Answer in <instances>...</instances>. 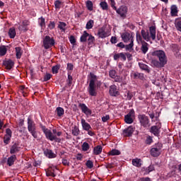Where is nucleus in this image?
Instances as JSON below:
<instances>
[{
  "instance_id": "obj_60",
  "label": "nucleus",
  "mask_w": 181,
  "mask_h": 181,
  "mask_svg": "<svg viewBox=\"0 0 181 181\" xmlns=\"http://www.w3.org/2000/svg\"><path fill=\"white\" fill-rule=\"evenodd\" d=\"M50 78H52V74H47L44 76V81H49V80H50Z\"/></svg>"
},
{
  "instance_id": "obj_41",
  "label": "nucleus",
  "mask_w": 181,
  "mask_h": 181,
  "mask_svg": "<svg viewBox=\"0 0 181 181\" xmlns=\"http://www.w3.org/2000/svg\"><path fill=\"white\" fill-rule=\"evenodd\" d=\"M81 148H82V151L83 152H87V151H88V149H90V144H88V143H87V142H83L81 146Z\"/></svg>"
},
{
  "instance_id": "obj_43",
  "label": "nucleus",
  "mask_w": 181,
  "mask_h": 181,
  "mask_svg": "<svg viewBox=\"0 0 181 181\" xmlns=\"http://www.w3.org/2000/svg\"><path fill=\"white\" fill-rule=\"evenodd\" d=\"M109 155H110L111 156L121 155V151H119V150L112 149V151H110Z\"/></svg>"
},
{
  "instance_id": "obj_15",
  "label": "nucleus",
  "mask_w": 181,
  "mask_h": 181,
  "mask_svg": "<svg viewBox=\"0 0 181 181\" xmlns=\"http://www.w3.org/2000/svg\"><path fill=\"white\" fill-rule=\"evenodd\" d=\"M135 119V115L134 114H127L124 116V122L126 124H132Z\"/></svg>"
},
{
  "instance_id": "obj_7",
  "label": "nucleus",
  "mask_w": 181,
  "mask_h": 181,
  "mask_svg": "<svg viewBox=\"0 0 181 181\" xmlns=\"http://www.w3.org/2000/svg\"><path fill=\"white\" fill-rule=\"evenodd\" d=\"M138 118L141 127H144V128L151 127V124H149V118L146 115H139Z\"/></svg>"
},
{
  "instance_id": "obj_1",
  "label": "nucleus",
  "mask_w": 181,
  "mask_h": 181,
  "mask_svg": "<svg viewBox=\"0 0 181 181\" xmlns=\"http://www.w3.org/2000/svg\"><path fill=\"white\" fill-rule=\"evenodd\" d=\"M90 78L89 85L88 87V93L91 97H96L97 95V88H101L103 82L98 81L96 75L94 73L90 72L88 75Z\"/></svg>"
},
{
  "instance_id": "obj_33",
  "label": "nucleus",
  "mask_w": 181,
  "mask_h": 181,
  "mask_svg": "<svg viewBox=\"0 0 181 181\" xmlns=\"http://www.w3.org/2000/svg\"><path fill=\"white\" fill-rule=\"evenodd\" d=\"M134 38L131 39V42L129 45H125L126 52H132L134 50Z\"/></svg>"
},
{
  "instance_id": "obj_6",
  "label": "nucleus",
  "mask_w": 181,
  "mask_h": 181,
  "mask_svg": "<svg viewBox=\"0 0 181 181\" xmlns=\"http://www.w3.org/2000/svg\"><path fill=\"white\" fill-rule=\"evenodd\" d=\"M54 38L50 37L49 35H46L43 40V46L46 50L50 49L52 46H54Z\"/></svg>"
},
{
  "instance_id": "obj_47",
  "label": "nucleus",
  "mask_w": 181,
  "mask_h": 181,
  "mask_svg": "<svg viewBox=\"0 0 181 181\" xmlns=\"http://www.w3.org/2000/svg\"><path fill=\"white\" fill-rule=\"evenodd\" d=\"M94 26V21L93 20H90L89 21L87 22L86 23V29H93V27Z\"/></svg>"
},
{
  "instance_id": "obj_29",
  "label": "nucleus",
  "mask_w": 181,
  "mask_h": 181,
  "mask_svg": "<svg viewBox=\"0 0 181 181\" xmlns=\"http://www.w3.org/2000/svg\"><path fill=\"white\" fill-rule=\"evenodd\" d=\"M132 162L133 166H136V168H141L142 166V160L139 158H134Z\"/></svg>"
},
{
  "instance_id": "obj_55",
  "label": "nucleus",
  "mask_w": 181,
  "mask_h": 181,
  "mask_svg": "<svg viewBox=\"0 0 181 181\" xmlns=\"http://www.w3.org/2000/svg\"><path fill=\"white\" fill-rule=\"evenodd\" d=\"M136 39L137 42H141V43H142V42H145L144 40H142V36L139 33H136Z\"/></svg>"
},
{
  "instance_id": "obj_53",
  "label": "nucleus",
  "mask_w": 181,
  "mask_h": 181,
  "mask_svg": "<svg viewBox=\"0 0 181 181\" xmlns=\"http://www.w3.org/2000/svg\"><path fill=\"white\" fill-rule=\"evenodd\" d=\"M11 138H12V136H4V142L6 145L9 144V141H11Z\"/></svg>"
},
{
  "instance_id": "obj_25",
  "label": "nucleus",
  "mask_w": 181,
  "mask_h": 181,
  "mask_svg": "<svg viewBox=\"0 0 181 181\" xmlns=\"http://www.w3.org/2000/svg\"><path fill=\"white\" fill-rule=\"evenodd\" d=\"M15 50L16 59H21L22 57V55L23 54V50L21 47H16L15 48Z\"/></svg>"
},
{
  "instance_id": "obj_56",
  "label": "nucleus",
  "mask_w": 181,
  "mask_h": 181,
  "mask_svg": "<svg viewBox=\"0 0 181 181\" xmlns=\"http://www.w3.org/2000/svg\"><path fill=\"white\" fill-rule=\"evenodd\" d=\"M153 142V140L152 139V137L151 136H148L146 139V145H151Z\"/></svg>"
},
{
  "instance_id": "obj_31",
  "label": "nucleus",
  "mask_w": 181,
  "mask_h": 181,
  "mask_svg": "<svg viewBox=\"0 0 181 181\" xmlns=\"http://www.w3.org/2000/svg\"><path fill=\"white\" fill-rule=\"evenodd\" d=\"M71 132L74 136H78L80 135V129H78V127L76 125H74L72 127Z\"/></svg>"
},
{
  "instance_id": "obj_61",
  "label": "nucleus",
  "mask_w": 181,
  "mask_h": 181,
  "mask_svg": "<svg viewBox=\"0 0 181 181\" xmlns=\"http://www.w3.org/2000/svg\"><path fill=\"white\" fill-rule=\"evenodd\" d=\"M4 136H12V130H11V129H6V134Z\"/></svg>"
},
{
  "instance_id": "obj_38",
  "label": "nucleus",
  "mask_w": 181,
  "mask_h": 181,
  "mask_svg": "<svg viewBox=\"0 0 181 181\" xmlns=\"http://www.w3.org/2000/svg\"><path fill=\"white\" fill-rule=\"evenodd\" d=\"M7 52H8V49H6V46L5 45L0 46V56H5Z\"/></svg>"
},
{
  "instance_id": "obj_64",
  "label": "nucleus",
  "mask_w": 181,
  "mask_h": 181,
  "mask_svg": "<svg viewBox=\"0 0 181 181\" xmlns=\"http://www.w3.org/2000/svg\"><path fill=\"white\" fill-rule=\"evenodd\" d=\"M113 78H114L115 83H121V81H122V78L119 76H116V77Z\"/></svg>"
},
{
  "instance_id": "obj_49",
  "label": "nucleus",
  "mask_w": 181,
  "mask_h": 181,
  "mask_svg": "<svg viewBox=\"0 0 181 181\" xmlns=\"http://www.w3.org/2000/svg\"><path fill=\"white\" fill-rule=\"evenodd\" d=\"M88 37V45H93V43H94V42L95 41V38L94 37V36L89 35Z\"/></svg>"
},
{
  "instance_id": "obj_3",
  "label": "nucleus",
  "mask_w": 181,
  "mask_h": 181,
  "mask_svg": "<svg viewBox=\"0 0 181 181\" xmlns=\"http://www.w3.org/2000/svg\"><path fill=\"white\" fill-rule=\"evenodd\" d=\"M40 128H41L47 139H49V141H54L55 142H58V144H60V142H62V139L57 137V136L56 135H53V133L52 132V131L46 128V126H44L42 124H40Z\"/></svg>"
},
{
  "instance_id": "obj_51",
  "label": "nucleus",
  "mask_w": 181,
  "mask_h": 181,
  "mask_svg": "<svg viewBox=\"0 0 181 181\" xmlns=\"http://www.w3.org/2000/svg\"><path fill=\"white\" fill-rule=\"evenodd\" d=\"M54 5L55 9H60V8H62V1L60 0H57L54 1Z\"/></svg>"
},
{
  "instance_id": "obj_52",
  "label": "nucleus",
  "mask_w": 181,
  "mask_h": 181,
  "mask_svg": "<svg viewBox=\"0 0 181 181\" xmlns=\"http://www.w3.org/2000/svg\"><path fill=\"white\" fill-rule=\"evenodd\" d=\"M109 76L111 78H114L117 76V71L114 69H112L109 71Z\"/></svg>"
},
{
  "instance_id": "obj_17",
  "label": "nucleus",
  "mask_w": 181,
  "mask_h": 181,
  "mask_svg": "<svg viewBox=\"0 0 181 181\" xmlns=\"http://www.w3.org/2000/svg\"><path fill=\"white\" fill-rule=\"evenodd\" d=\"M81 124L82 125V128L83 131H90V129H93V127H91V125L88 124V122H86V119H81Z\"/></svg>"
},
{
  "instance_id": "obj_54",
  "label": "nucleus",
  "mask_w": 181,
  "mask_h": 181,
  "mask_svg": "<svg viewBox=\"0 0 181 181\" xmlns=\"http://www.w3.org/2000/svg\"><path fill=\"white\" fill-rule=\"evenodd\" d=\"M48 28L50 30H53V29H54V28H56V23H54V21H49Z\"/></svg>"
},
{
  "instance_id": "obj_37",
  "label": "nucleus",
  "mask_w": 181,
  "mask_h": 181,
  "mask_svg": "<svg viewBox=\"0 0 181 181\" xmlns=\"http://www.w3.org/2000/svg\"><path fill=\"white\" fill-rule=\"evenodd\" d=\"M66 83L69 87H71V84H73V76H71V72H68V78L66 79Z\"/></svg>"
},
{
  "instance_id": "obj_28",
  "label": "nucleus",
  "mask_w": 181,
  "mask_h": 181,
  "mask_svg": "<svg viewBox=\"0 0 181 181\" xmlns=\"http://www.w3.org/2000/svg\"><path fill=\"white\" fill-rule=\"evenodd\" d=\"M139 66L141 70H144V71H146V73H151V69H149V66L146 64L139 62Z\"/></svg>"
},
{
  "instance_id": "obj_24",
  "label": "nucleus",
  "mask_w": 181,
  "mask_h": 181,
  "mask_svg": "<svg viewBox=\"0 0 181 181\" xmlns=\"http://www.w3.org/2000/svg\"><path fill=\"white\" fill-rule=\"evenodd\" d=\"M124 100H126L127 101H131V100H132V98L134 97V93L129 91V90H126L124 92Z\"/></svg>"
},
{
  "instance_id": "obj_23",
  "label": "nucleus",
  "mask_w": 181,
  "mask_h": 181,
  "mask_svg": "<svg viewBox=\"0 0 181 181\" xmlns=\"http://www.w3.org/2000/svg\"><path fill=\"white\" fill-rule=\"evenodd\" d=\"M103 152V146L98 145L93 148V155H101Z\"/></svg>"
},
{
  "instance_id": "obj_5",
  "label": "nucleus",
  "mask_w": 181,
  "mask_h": 181,
  "mask_svg": "<svg viewBox=\"0 0 181 181\" xmlns=\"http://www.w3.org/2000/svg\"><path fill=\"white\" fill-rule=\"evenodd\" d=\"M162 148H163V144L161 143H157L155 147H153L150 151L151 156H153V158H158L162 152Z\"/></svg>"
},
{
  "instance_id": "obj_22",
  "label": "nucleus",
  "mask_w": 181,
  "mask_h": 181,
  "mask_svg": "<svg viewBox=\"0 0 181 181\" xmlns=\"http://www.w3.org/2000/svg\"><path fill=\"white\" fill-rule=\"evenodd\" d=\"M177 13H179V10L177 9V6L172 5L170 7L171 16H177Z\"/></svg>"
},
{
  "instance_id": "obj_50",
  "label": "nucleus",
  "mask_w": 181,
  "mask_h": 181,
  "mask_svg": "<svg viewBox=\"0 0 181 181\" xmlns=\"http://www.w3.org/2000/svg\"><path fill=\"white\" fill-rule=\"evenodd\" d=\"M86 165L88 169H93L94 168V163L92 160H88L86 163Z\"/></svg>"
},
{
  "instance_id": "obj_4",
  "label": "nucleus",
  "mask_w": 181,
  "mask_h": 181,
  "mask_svg": "<svg viewBox=\"0 0 181 181\" xmlns=\"http://www.w3.org/2000/svg\"><path fill=\"white\" fill-rule=\"evenodd\" d=\"M28 132H30L35 138V139H37V132H36V124H35V122L30 119V117L28 118Z\"/></svg>"
},
{
  "instance_id": "obj_16",
  "label": "nucleus",
  "mask_w": 181,
  "mask_h": 181,
  "mask_svg": "<svg viewBox=\"0 0 181 181\" xmlns=\"http://www.w3.org/2000/svg\"><path fill=\"white\" fill-rule=\"evenodd\" d=\"M78 107L81 110V111H82V112H83V114H91V110H90L88 108V107H87V105H86V104L79 103Z\"/></svg>"
},
{
  "instance_id": "obj_63",
  "label": "nucleus",
  "mask_w": 181,
  "mask_h": 181,
  "mask_svg": "<svg viewBox=\"0 0 181 181\" xmlns=\"http://www.w3.org/2000/svg\"><path fill=\"white\" fill-rule=\"evenodd\" d=\"M153 170H155V168L153 167V165H150L146 169V172L148 173H151V172H153Z\"/></svg>"
},
{
  "instance_id": "obj_10",
  "label": "nucleus",
  "mask_w": 181,
  "mask_h": 181,
  "mask_svg": "<svg viewBox=\"0 0 181 181\" xmlns=\"http://www.w3.org/2000/svg\"><path fill=\"white\" fill-rule=\"evenodd\" d=\"M109 94L112 97H118L119 95V90H118L117 86L112 85L110 86Z\"/></svg>"
},
{
  "instance_id": "obj_30",
  "label": "nucleus",
  "mask_w": 181,
  "mask_h": 181,
  "mask_svg": "<svg viewBox=\"0 0 181 181\" xmlns=\"http://www.w3.org/2000/svg\"><path fill=\"white\" fill-rule=\"evenodd\" d=\"M141 36L144 40H146V42H149L151 40L149 33L148 31H145V30H141Z\"/></svg>"
},
{
  "instance_id": "obj_11",
  "label": "nucleus",
  "mask_w": 181,
  "mask_h": 181,
  "mask_svg": "<svg viewBox=\"0 0 181 181\" xmlns=\"http://www.w3.org/2000/svg\"><path fill=\"white\" fill-rule=\"evenodd\" d=\"M3 66H4L6 70H12L15 66V62L12 59H7L3 62Z\"/></svg>"
},
{
  "instance_id": "obj_18",
  "label": "nucleus",
  "mask_w": 181,
  "mask_h": 181,
  "mask_svg": "<svg viewBox=\"0 0 181 181\" xmlns=\"http://www.w3.org/2000/svg\"><path fill=\"white\" fill-rule=\"evenodd\" d=\"M149 44H148L145 41H141V50L143 53V54H146L148 53V50H149Z\"/></svg>"
},
{
  "instance_id": "obj_59",
  "label": "nucleus",
  "mask_w": 181,
  "mask_h": 181,
  "mask_svg": "<svg viewBox=\"0 0 181 181\" xmlns=\"http://www.w3.org/2000/svg\"><path fill=\"white\" fill-rule=\"evenodd\" d=\"M118 42V39L117 38V37H114L112 36L110 38V42L112 43V45H115V43H117Z\"/></svg>"
},
{
  "instance_id": "obj_21",
  "label": "nucleus",
  "mask_w": 181,
  "mask_h": 181,
  "mask_svg": "<svg viewBox=\"0 0 181 181\" xmlns=\"http://www.w3.org/2000/svg\"><path fill=\"white\" fill-rule=\"evenodd\" d=\"M114 60H118V59H122L124 62L127 61V56L124 52L115 54L113 57Z\"/></svg>"
},
{
  "instance_id": "obj_14",
  "label": "nucleus",
  "mask_w": 181,
  "mask_h": 181,
  "mask_svg": "<svg viewBox=\"0 0 181 181\" xmlns=\"http://www.w3.org/2000/svg\"><path fill=\"white\" fill-rule=\"evenodd\" d=\"M98 36L100 37V39L108 37V33L105 32V28L103 27L99 28L98 31Z\"/></svg>"
},
{
  "instance_id": "obj_19",
  "label": "nucleus",
  "mask_w": 181,
  "mask_h": 181,
  "mask_svg": "<svg viewBox=\"0 0 181 181\" xmlns=\"http://www.w3.org/2000/svg\"><path fill=\"white\" fill-rule=\"evenodd\" d=\"M149 32L152 40H155L156 39V27L155 25L149 27Z\"/></svg>"
},
{
  "instance_id": "obj_9",
  "label": "nucleus",
  "mask_w": 181,
  "mask_h": 181,
  "mask_svg": "<svg viewBox=\"0 0 181 181\" xmlns=\"http://www.w3.org/2000/svg\"><path fill=\"white\" fill-rule=\"evenodd\" d=\"M57 170V167L55 165H51L48 168L47 170H45L46 172V176L47 177H56V171Z\"/></svg>"
},
{
  "instance_id": "obj_35",
  "label": "nucleus",
  "mask_w": 181,
  "mask_h": 181,
  "mask_svg": "<svg viewBox=\"0 0 181 181\" xmlns=\"http://www.w3.org/2000/svg\"><path fill=\"white\" fill-rule=\"evenodd\" d=\"M8 36L11 39H15V36H16V30L15 28H11L8 30Z\"/></svg>"
},
{
  "instance_id": "obj_36",
  "label": "nucleus",
  "mask_w": 181,
  "mask_h": 181,
  "mask_svg": "<svg viewBox=\"0 0 181 181\" xmlns=\"http://www.w3.org/2000/svg\"><path fill=\"white\" fill-rule=\"evenodd\" d=\"M130 37H131V34L128 33H124L122 35V39L123 42H124V43L129 42Z\"/></svg>"
},
{
  "instance_id": "obj_32",
  "label": "nucleus",
  "mask_w": 181,
  "mask_h": 181,
  "mask_svg": "<svg viewBox=\"0 0 181 181\" xmlns=\"http://www.w3.org/2000/svg\"><path fill=\"white\" fill-rule=\"evenodd\" d=\"M88 36H90V34H88V33H87V31L86 30L83 31V35L80 37V42H81V43L87 42V38L88 37Z\"/></svg>"
},
{
  "instance_id": "obj_58",
  "label": "nucleus",
  "mask_w": 181,
  "mask_h": 181,
  "mask_svg": "<svg viewBox=\"0 0 181 181\" xmlns=\"http://www.w3.org/2000/svg\"><path fill=\"white\" fill-rule=\"evenodd\" d=\"M69 42H70V43H71V45H76V37H74V35H71V36L69 37Z\"/></svg>"
},
{
  "instance_id": "obj_45",
  "label": "nucleus",
  "mask_w": 181,
  "mask_h": 181,
  "mask_svg": "<svg viewBox=\"0 0 181 181\" xmlns=\"http://www.w3.org/2000/svg\"><path fill=\"white\" fill-rule=\"evenodd\" d=\"M40 26L41 28H45L46 27V19L43 18V16H41L40 18Z\"/></svg>"
},
{
  "instance_id": "obj_27",
  "label": "nucleus",
  "mask_w": 181,
  "mask_h": 181,
  "mask_svg": "<svg viewBox=\"0 0 181 181\" xmlns=\"http://www.w3.org/2000/svg\"><path fill=\"white\" fill-rule=\"evenodd\" d=\"M16 160V155H12L7 158V165L8 166H12L15 161Z\"/></svg>"
},
{
  "instance_id": "obj_2",
  "label": "nucleus",
  "mask_w": 181,
  "mask_h": 181,
  "mask_svg": "<svg viewBox=\"0 0 181 181\" xmlns=\"http://www.w3.org/2000/svg\"><path fill=\"white\" fill-rule=\"evenodd\" d=\"M152 56H156L159 59V61L156 59L151 60V64L153 67L160 69L162 67H165V64L168 63V58L166 57V54L163 50H156L152 52Z\"/></svg>"
},
{
  "instance_id": "obj_48",
  "label": "nucleus",
  "mask_w": 181,
  "mask_h": 181,
  "mask_svg": "<svg viewBox=\"0 0 181 181\" xmlns=\"http://www.w3.org/2000/svg\"><path fill=\"white\" fill-rule=\"evenodd\" d=\"M172 50L173 52L176 53V54H177V53H179V50H180V49L179 48V45L177 44H173L172 45Z\"/></svg>"
},
{
  "instance_id": "obj_42",
  "label": "nucleus",
  "mask_w": 181,
  "mask_h": 181,
  "mask_svg": "<svg viewBox=\"0 0 181 181\" xmlns=\"http://www.w3.org/2000/svg\"><path fill=\"white\" fill-rule=\"evenodd\" d=\"M59 70H60V64H57L52 68L53 74H57V73H59Z\"/></svg>"
},
{
  "instance_id": "obj_44",
  "label": "nucleus",
  "mask_w": 181,
  "mask_h": 181,
  "mask_svg": "<svg viewBox=\"0 0 181 181\" xmlns=\"http://www.w3.org/2000/svg\"><path fill=\"white\" fill-rule=\"evenodd\" d=\"M86 8L88 9V11H93V1L88 0L86 1Z\"/></svg>"
},
{
  "instance_id": "obj_34",
  "label": "nucleus",
  "mask_w": 181,
  "mask_h": 181,
  "mask_svg": "<svg viewBox=\"0 0 181 181\" xmlns=\"http://www.w3.org/2000/svg\"><path fill=\"white\" fill-rule=\"evenodd\" d=\"M150 132L156 136H158V135H159V127H158V126H152L151 127Z\"/></svg>"
},
{
  "instance_id": "obj_20",
  "label": "nucleus",
  "mask_w": 181,
  "mask_h": 181,
  "mask_svg": "<svg viewBox=\"0 0 181 181\" xmlns=\"http://www.w3.org/2000/svg\"><path fill=\"white\" fill-rule=\"evenodd\" d=\"M20 148H21L19 147V144L15 143L10 148V153L13 155V153L19 152Z\"/></svg>"
},
{
  "instance_id": "obj_40",
  "label": "nucleus",
  "mask_w": 181,
  "mask_h": 181,
  "mask_svg": "<svg viewBox=\"0 0 181 181\" xmlns=\"http://www.w3.org/2000/svg\"><path fill=\"white\" fill-rule=\"evenodd\" d=\"M67 26V24L64 22L59 21V24L58 25L59 29L60 30H62V32H66V27Z\"/></svg>"
},
{
  "instance_id": "obj_39",
  "label": "nucleus",
  "mask_w": 181,
  "mask_h": 181,
  "mask_svg": "<svg viewBox=\"0 0 181 181\" xmlns=\"http://www.w3.org/2000/svg\"><path fill=\"white\" fill-rule=\"evenodd\" d=\"M99 5L103 11H108V4L106 1H101Z\"/></svg>"
},
{
  "instance_id": "obj_8",
  "label": "nucleus",
  "mask_w": 181,
  "mask_h": 181,
  "mask_svg": "<svg viewBox=\"0 0 181 181\" xmlns=\"http://www.w3.org/2000/svg\"><path fill=\"white\" fill-rule=\"evenodd\" d=\"M114 11H116L117 13L119 15L120 18H123V19H125L127 18V12H128V8L127 6H121L119 8L114 9Z\"/></svg>"
},
{
  "instance_id": "obj_62",
  "label": "nucleus",
  "mask_w": 181,
  "mask_h": 181,
  "mask_svg": "<svg viewBox=\"0 0 181 181\" xmlns=\"http://www.w3.org/2000/svg\"><path fill=\"white\" fill-rule=\"evenodd\" d=\"M110 120V115H106L105 116L102 117L103 122H107V121Z\"/></svg>"
},
{
  "instance_id": "obj_13",
  "label": "nucleus",
  "mask_w": 181,
  "mask_h": 181,
  "mask_svg": "<svg viewBox=\"0 0 181 181\" xmlns=\"http://www.w3.org/2000/svg\"><path fill=\"white\" fill-rule=\"evenodd\" d=\"M134 131H135V129L133 126H129L128 128H126L123 130V135L124 136H132V134H134Z\"/></svg>"
},
{
  "instance_id": "obj_57",
  "label": "nucleus",
  "mask_w": 181,
  "mask_h": 181,
  "mask_svg": "<svg viewBox=\"0 0 181 181\" xmlns=\"http://www.w3.org/2000/svg\"><path fill=\"white\" fill-rule=\"evenodd\" d=\"M55 112H57V114H64V109H63L62 107H57Z\"/></svg>"
},
{
  "instance_id": "obj_46",
  "label": "nucleus",
  "mask_w": 181,
  "mask_h": 181,
  "mask_svg": "<svg viewBox=\"0 0 181 181\" xmlns=\"http://www.w3.org/2000/svg\"><path fill=\"white\" fill-rule=\"evenodd\" d=\"M134 78H139L140 80H144V74L135 72L133 74Z\"/></svg>"
},
{
  "instance_id": "obj_12",
  "label": "nucleus",
  "mask_w": 181,
  "mask_h": 181,
  "mask_svg": "<svg viewBox=\"0 0 181 181\" xmlns=\"http://www.w3.org/2000/svg\"><path fill=\"white\" fill-rule=\"evenodd\" d=\"M43 153H44L45 156H46L49 159H53V158H56V156H57V155H56V153H53V151H52L49 148L43 149Z\"/></svg>"
},
{
  "instance_id": "obj_26",
  "label": "nucleus",
  "mask_w": 181,
  "mask_h": 181,
  "mask_svg": "<svg viewBox=\"0 0 181 181\" xmlns=\"http://www.w3.org/2000/svg\"><path fill=\"white\" fill-rule=\"evenodd\" d=\"M175 29L178 30V32H181V17L175 18Z\"/></svg>"
}]
</instances>
